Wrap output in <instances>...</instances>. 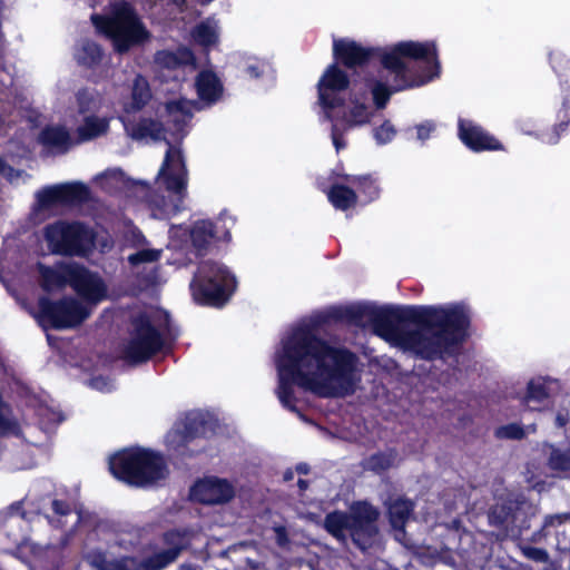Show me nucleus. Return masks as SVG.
Segmentation results:
<instances>
[{
  "instance_id": "obj_1",
  "label": "nucleus",
  "mask_w": 570,
  "mask_h": 570,
  "mask_svg": "<svg viewBox=\"0 0 570 570\" xmlns=\"http://www.w3.org/2000/svg\"><path fill=\"white\" fill-rule=\"evenodd\" d=\"M356 363L355 353L331 345L317 335L313 324L301 325L283 341L277 358V397L285 409L298 413L295 385L321 397L336 394L333 382L342 394L353 393Z\"/></svg>"
},
{
  "instance_id": "obj_2",
  "label": "nucleus",
  "mask_w": 570,
  "mask_h": 570,
  "mask_svg": "<svg viewBox=\"0 0 570 570\" xmlns=\"http://www.w3.org/2000/svg\"><path fill=\"white\" fill-rule=\"evenodd\" d=\"M470 325L459 305L375 306L371 322L374 334L429 362L454 355Z\"/></svg>"
},
{
  "instance_id": "obj_3",
  "label": "nucleus",
  "mask_w": 570,
  "mask_h": 570,
  "mask_svg": "<svg viewBox=\"0 0 570 570\" xmlns=\"http://www.w3.org/2000/svg\"><path fill=\"white\" fill-rule=\"evenodd\" d=\"M380 511L366 500L355 501L348 511L334 510L324 518V529L340 543L348 539L361 551L373 547L380 533Z\"/></svg>"
},
{
  "instance_id": "obj_4",
  "label": "nucleus",
  "mask_w": 570,
  "mask_h": 570,
  "mask_svg": "<svg viewBox=\"0 0 570 570\" xmlns=\"http://www.w3.org/2000/svg\"><path fill=\"white\" fill-rule=\"evenodd\" d=\"M109 470L129 485L145 487L165 479L167 464L159 452L134 446L115 453L109 460Z\"/></svg>"
},
{
  "instance_id": "obj_5",
  "label": "nucleus",
  "mask_w": 570,
  "mask_h": 570,
  "mask_svg": "<svg viewBox=\"0 0 570 570\" xmlns=\"http://www.w3.org/2000/svg\"><path fill=\"white\" fill-rule=\"evenodd\" d=\"M189 288L196 304L222 308L236 292L237 279L227 266L207 259L198 264Z\"/></svg>"
},
{
  "instance_id": "obj_6",
  "label": "nucleus",
  "mask_w": 570,
  "mask_h": 570,
  "mask_svg": "<svg viewBox=\"0 0 570 570\" xmlns=\"http://www.w3.org/2000/svg\"><path fill=\"white\" fill-rule=\"evenodd\" d=\"M91 21L99 32L112 41L117 53H125L149 38L136 11L125 1L117 4L109 16L94 13Z\"/></svg>"
},
{
  "instance_id": "obj_7",
  "label": "nucleus",
  "mask_w": 570,
  "mask_h": 570,
  "mask_svg": "<svg viewBox=\"0 0 570 570\" xmlns=\"http://www.w3.org/2000/svg\"><path fill=\"white\" fill-rule=\"evenodd\" d=\"M96 236V232L80 220L58 219L43 228L50 253L63 257H86L95 248Z\"/></svg>"
},
{
  "instance_id": "obj_8",
  "label": "nucleus",
  "mask_w": 570,
  "mask_h": 570,
  "mask_svg": "<svg viewBox=\"0 0 570 570\" xmlns=\"http://www.w3.org/2000/svg\"><path fill=\"white\" fill-rule=\"evenodd\" d=\"M36 318L43 328L67 330L81 325L90 315V309L73 297L65 296L52 301L40 296L37 302Z\"/></svg>"
},
{
  "instance_id": "obj_9",
  "label": "nucleus",
  "mask_w": 570,
  "mask_h": 570,
  "mask_svg": "<svg viewBox=\"0 0 570 570\" xmlns=\"http://www.w3.org/2000/svg\"><path fill=\"white\" fill-rule=\"evenodd\" d=\"M131 326L130 340L124 350V358L129 364L145 363L163 351L164 336L147 313L134 316Z\"/></svg>"
},
{
  "instance_id": "obj_10",
  "label": "nucleus",
  "mask_w": 570,
  "mask_h": 570,
  "mask_svg": "<svg viewBox=\"0 0 570 570\" xmlns=\"http://www.w3.org/2000/svg\"><path fill=\"white\" fill-rule=\"evenodd\" d=\"M216 430V422L199 412L189 413L177 428L168 433L167 441L170 449L183 458H193L203 452L204 448L191 449L190 444L197 439H207Z\"/></svg>"
},
{
  "instance_id": "obj_11",
  "label": "nucleus",
  "mask_w": 570,
  "mask_h": 570,
  "mask_svg": "<svg viewBox=\"0 0 570 570\" xmlns=\"http://www.w3.org/2000/svg\"><path fill=\"white\" fill-rule=\"evenodd\" d=\"M549 62L559 78L562 96L561 108L557 112V122L543 140L548 144H557L561 136L570 131V58L561 50H552L549 53Z\"/></svg>"
},
{
  "instance_id": "obj_12",
  "label": "nucleus",
  "mask_w": 570,
  "mask_h": 570,
  "mask_svg": "<svg viewBox=\"0 0 570 570\" xmlns=\"http://www.w3.org/2000/svg\"><path fill=\"white\" fill-rule=\"evenodd\" d=\"M338 66L340 63L334 60L317 82L318 102L327 119H333V110L345 107L346 100L341 92L348 89L351 83L347 72Z\"/></svg>"
},
{
  "instance_id": "obj_13",
  "label": "nucleus",
  "mask_w": 570,
  "mask_h": 570,
  "mask_svg": "<svg viewBox=\"0 0 570 570\" xmlns=\"http://www.w3.org/2000/svg\"><path fill=\"white\" fill-rule=\"evenodd\" d=\"M168 149L166 150L159 176L163 177L166 189L177 196L174 204L173 214L183 210V202L187 194V167L181 149L174 147L167 140Z\"/></svg>"
},
{
  "instance_id": "obj_14",
  "label": "nucleus",
  "mask_w": 570,
  "mask_h": 570,
  "mask_svg": "<svg viewBox=\"0 0 570 570\" xmlns=\"http://www.w3.org/2000/svg\"><path fill=\"white\" fill-rule=\"evenodd\" d=\"M384 52L381 47L363 46L362 43L341 38L333 41L334 60L350 70L375 67Z\"/></svg>"
},
{
  "instance_id": "obj_15",
  "label": "nucleus",
  "mask_w": 570,
  "mask_h": 570,
  "mask_svg": "<svg viewBox=\"0 0 570 570\" xmlns=\"http://www.w3.org/2000/svg\"><path fill=\"white\" fill-rule=\"evenodd\" d=\"M189 497L204 505H223L236 497L235 485L225 478L204 476L190 487Z\"/></svg>"
},
{
  "instance_id": "obj_16",
  "label": "nucleus",
  "mask_w": 570,
  "mask_h": 570,
  "mask_svg": "<svg viewBox=\"0 0 570 570\" xmlns=\"http://www.w3.org/2000/svg\"><path fill=\"white\" fill-rule=\"evenodd\" d=\"M36 198L40 209H50L57 205H80L89 200L90 189L80 181L65 183L42 188Z\"/></svg>"
},
{
  "instance_id": "obj_17",
  "label": "nucleus",
  "mask_w": 570,
  "mask_h": 570,
  "mask_svg": "<svg viewBox=\"0 0 570 570\" xmlns=\"http://www.w3.org/2000/svg\"><path fill=\"white\" fill-rule=\"evenodd\" d=\"M70 287L87 303L96 305L107 298V285L97 274L81 264L73 263L69 271Z\"/></svg>"
},
{
  "instance_id": "obj_18",
  "label": "nucleus",
  "mask_w": 570,
  "mask_h": 570,
  "mask_svg": "<svg viewBox=\"0 0 570 570\" xmlns=\"http://www.w3.org/2000/svg\"><path fill=\"white\" fill-rule=\"evenodd\" d=\"M458 137L473 153L504 150L503 144L497 137L470 119H459Z\"/></svg>"
},
{
  "instance_id": "obj_19",
  "label": "nucleus",
  "mask_w": 570,
  "mask_h": 570,
  "mask_svg": "<svg viewBox=\"0 0 570 570\" xmlns=\"http://www.w3.org/2000/svg\"><path fill=\"white\" fill-rule=\"evenodd\" d=\"M387 53L397 57L399 59H411L415 61L433 62L434 67L440 69V61L438 59V49L434 41H400L395 43Z\"/></svg>"
},
{
  "instance_id": "obj_20",
  "label": "nucleus",
  "mask_w": 570,
  "mask_h": 570,
  "mask_svg": "<svg viewBox=\"0 0 570 570\" xmlns=\"http://www.w3.org/2000/svg\"><path fill=\"white\" fill-rule=\"evenodd\" d=\"M124 125L125 132L136 141L150 138L154 141L165 139L166 131L164 124L150 117H140L138 120L119 117Z\"/></svg>"
},
{
  "instance_id": "obj_21",
  "label": "nucleus",
  "mask_w": 570,
  "mask_h": 570,
  "mask_svg": "<svg viewBox=\"0 0 570 570\" xmlns=\"http://www.w3.org/2000/svg\"><path fill=\"white\" fill-rule=\"evenodd\" d=\"M375 305L372 304H355L345 307L332 308L325 317L318 323H325L328 320L335 322H345L347 324L363 327L365 323L371 325Z\"/></svg>"
},
{
  "instance_id": "obj_22",
  "label": "nucleus",
  "mask_w": 570,
  "mask_h": 570,
  "mask_svg": "<svg viewBox=\"0 0 570 570\" xmlns=\"http://www.w3.org/2000/svg\"><path fill=\"white\" fill-rule=\"evenodd\" d=\"M379 63L393 75L392 87L397 92L423 83V81H417L410 75V68L404 60L387 53L386 50H384Z\"/></svg>"
},
{
  "instance_id": "obj_23",
  "label": "nucleus",
  "mask_w": 570,
  "mask_h": 570,
  "mask_svg": "<svg viewBox=\"0 0 570 570\" xmlns=\"http://www.w3.org/2000/svg\"><path fill=\"white\" fill-rule=\"evenodd\" d=\"M102 47L88 38L79 40L73 48V59L81 68L94 70L98 68L104 59Z\"/></svg>"
},
{
  "instance_id": "obj_24",
  "label": "nucleus",
  "mask_w": 570,
  "mask_h": 570,
  "mask_svg": "<svg viewBox=\"0 0 570 570\" xmlns=\"http://www.w3.org/2000/svg\"><path fill=\"white\" fill-rule=\"evenodd\" d=\"M73 268V263L61 264L59 268L47 266L42 263H38V272L40 275L41 288L50 293L53 289H61L66 285H70V277L68 276L69 271Z\"/></svg>"
},
{
  "instance_id": "obj_25",
  "label": "nucleus",
  "mask_w": 570,
  "mask_h": 570,
  "mask_svg": "<svg viewBox=\"0 0 570 570\" xmlns=\"http://www.w3.org/2000/svg\"><path fill=\"white\" fill-rule=\"evenodd\" d=\"M38 140L42 146L55 148L60 154L67 153L75 145L68 129L60 125H47L43 127Z\"/></svg>"
},
{
  "instance_id": "obj_26",
  "label": "nucleus",
  "mask_w": 570,
  "mask_h": 570,
  "mask_svg": "<svg viewBox=\"0 0 570 570\" xmlns=\"http://www.w3.org/2000/svg\"><path fill=\"white\" fill-rule=\"evenodd\" d=\"M153 94L148 80L138 73L131 86L130 101L125 102L122 110L127 115L141 111L151 100Z\"/></svg>"
},
{
  "instance_id": "obj_27",
  "label": "nucleus",
  "mask_w": 570,
  "mask_h": 570,
  "mask_svg": "<svg viewBox=\"0 0 570 570\" xmlns=\"http://www.w3.org/2000/svg\"><path fill=\"white\" fill-rule=\"evenodd\" d=\"M219 239L216 235V226L209 219L197 220L190 229L191 245L197 255L203 256L214 240Z\"/></svg>"
},
{
  "instance_id": "obj_28",
  "label": "nucleus",
  "mask_w": 570,
  "mask_h": 570,
  "mask_svg": "<svg viewBox=\"0 0 570 570\" xmlns=\"http://www.w3.org/2000/svg\"><path fill=\"white\" fill-rule=\"evenodd\" d=\"M197 95L200 100L216 102L223 92V86L215 72L203 70L196 78Z\"/></svg>"
},
{
  "instance_id": "obj_29",
  "label": "nucleus",
  "mask_w": 570,
  "mask_h": 570,
  "mask_svg": "<svg viewBox=\"0 0 570 570\" xmlns=\"http://www.w3.org/2000/svg\"><path fill=\"white\" fill-rule=\"evenodd\" d=\"M520 510H515L512 504H495L489 511L490 524L500 529L504 535H509L513 520H519L521 515Z\"/></svg>"
},
{
  "instance_id": "obj_30",
  "label": "nucleus",
  "mask_w": 570,
  "mask_h": 570,
  "mask_svg": "<svg viewBox=\"0 0 570 570\" xmlns=\"http://www.w3.org/2000/svg\"><path fill=\"white\" fill-rule=\"evenodd\" d=\"M109 129V121L106 118H99L97 116H87L83 118L82 125L77 130V138L75 144H82L98 138L105 135Z\"/></svg>"
},
{
  "instance_id": "obj_31",
  "label": "nucleus",
  "mask_w": 570,
  "mask_h": 570,
  "mask_svg": "<svg viewBox=\"0 0 570 570\" xmlns=\"http://www.w3.org/2000/svg\"><path fill=\"white\" fill-rule=\"evenodd\" d=\"M327 198L335 209L342 212H346L357 204L355 190L343 184H333L327 191Z\"/></svg>"
},
{
  "instance_id": "obj_32",
  "label": "nucleus",
  "mask_w": 570,
  "mask_h": 570,
  "mask_svg": "<svg viewBox=\"0 0 570 570\" xmlns=\"http://www.w3.org/2000/svg\"><path fill=\"white\" fill-rule=\"evenodd\" d=\"M414 510V503L410 499L399 498L387 507L390 524L393 529H403Z\"/></svg>"
},
{
  "instance_id": "obj_33",
  "label": "nucleus",
  "mask_w": 570,
  "mask_h": 570,
  "mask_svg": "<svg viewBox=\"0 0 570 570\" xmlns=\"http://www.w3.org/2000/svg\"><path fill=\"white\" fill-rule=\"evenodd\" d=\"M341 177L345 181L356 185L357 189L362 195H364L367 203L374 202L380 197L381 189L376 178L372 175H342Z\"/></svg>"
},
{
  "instance_id": "obj_34",
  "label": "nucleus",
  "mask_w": 570,
  "mask_h": 570,
  "mask_svg": "<svg viewBox=\"0 0 570 570\" xmlns=\"http://www.w3.org/2000/svg\"><path fill=\"white\" fill-rule=\"evenodd\" d=\"M179 556V548L165 549L138 562V570H161L173 563Z\"/></svg>"
},
{
  "instance_id": "obj_35",
  "label": "nucleus",
  "mask_w": 570,
  "mask_h": 570,
  "mask_svg": "<svg viewBox=\"0 0 570 570\" xmlns=\"http://www.w3.org/2000/svg\"><path fill=\"white\" fill-rule=\"evenodd\" d=\"M395 459L396 451L394 449L379 451L366 458L363 466L367 471L381 474L393 466Z\"/></svg>"
},
{
  "instance_id": "obj_36",
  "label": "nucleus",
  "mask_w": 570,
  "mask_h": 570,
  "mask_svg": "<svg viewBox=\"0 0 570 570\" xmlns=\"http://www.w3.org/2000/svg\"><path fill=\"white\" fill-rule=\"evenodd\" d=\"M333 110V119L331 121H337L342 124L344 129L352 128L356 125H363L367 122L366 106L364 104H357L353 106L348 112Z\"/></svg>"
},
{
  "instance_id": "obj_37",
  "label": "nucleus",
  "mask_w": 570,
  "mask_h": 570,
  "mask_svg": "<svg viewBox=\"0 0 570 570\" xmlns=\"http://www.w3.org/2000/svg\"><path fill=\"white\" fill-rule=\"evenodd\" d=\"M367 87L371 89L373 102L376 109H384L389 104L391 96L394 92H397L393 89L392 85L387 86L381 80H372L367 83Z\"/></svg>"
},
{
  "instance_id": "obj_38",
  "label": "nucleus",
  "mask_w": 570,
  "mask_h": 570,
  "mask_svg": "<svg viewBox=\"0 0 570 570\" xmlns=\"http://www.w3.org/2000/svg\"><path fill=\"white\" fill-rule=\"evenodd\" d=\"M94 564L99 570H138V563L136 564V560L134 558L108 561L104 553H98L96 556Z\"/></svg>"
},
{
  "instance_id": "obj_39",
  "label": "nucleus",
  "mask_w": 570,
  "mask_h": 570,
  "mask_svg": "<svg viewBox=\"0 0 570 570\" xmlns=\"http://www.w3.org/2000/svg\"><path fill=\"white\" fill-rule=\"evenodd\" d=\"M548 465L553 471H570V446L567 449L552 446L548 458Z\"/></svg>"
},
{
  "instance_id": "obj_40",
  "label": "nucleus",
  "mask_w": 570,
  "mask_h": 570,
  "mask_svg": "<svg viewBox=\"0 0 570 570\" xmlns=\"http://www.w3.org/2000/svg\"><path fill=\"white\" fill-rule=\"evenodd\" d=\"M196 43L203 47H210L218 41V35L214 27L207 22L198 23L191 31Z\"/></svg>"
},
{
  "instance_id": "obj_41",
  "label": "nucleus",
  "mask_w": 570,
  "mask_h": 570,
  "mask_svg": "<svg viewBox=\"0 0 570 570\" xmlns=\"http://www.w3.org/2000/svg\"><path fill=\"white\" fill-rule=\"evenodd\" d=\"M515 510H520L522 514L519 520H513L511 531L509 532L511 537L523 535L531 528V518L534 517L530 505L517 504Z\"/></svg>"
},
{
  "instance_id": "obj_42",
  "label": "nucleus",
  "mask_w": 570,
  "mask_h": 570,
  "mask_svg": "<svg viewBox=\"0 0 570 570\" xmlns=\"http://www.w3.org/2000/svg\"><path fill=\"white\" fill-rule=\"evenodd\" d=\"M549 397V391L546 383L539 380H530L527 385V393L524 400L527 403L537 402L542 403Z\"/></svg>"
},
{
  "instance_id": "obj_43",
  "label": "nucleus",
  "mask_w": 570,
  "mask_h": 570,
  "mask_svg": "<svg viewBox=\"0 0 570 570\" xmlns=\"http://www.w3.org/2000/svg\"><path fill=\"white\" fill-rule=\"evenodd\" d=\"M566 521H570V512L547 515L544 518V521H543V524L541 525V528L531 534L530 541H532V542L540 541L541 538L547 535L546 530L548 528L560 525V524L564 523Z\"/></svg>"
},
{
  "instance_id": "obj_44",
  "label": "nucleus",
  "mask_w": 570,
  "mask_h": 570,
  "mask_svg": "<svg viewBox=\"0 0 570 570\" xmlns=\"http://www.w3.org/2000/svg\"><path fill=\"white\" fill-rule=\"evenodd\" d=\"M494 436L499 440H522L525 438V431L519 423H509L498 426Z\"/></svg>"
},
{
  "instance_id": "obj_45",
  "label": "nucleus",
  "mask_w": 570,
  "mask_h": 570,
  "mask_svg": "<svg viewBox=\"0 0 570 570\" xmlns=\"http://www.w3.org/2000/svg\"><path fill=\"white\" fill-rule=\"evenodd\" d=\"M373 136L377 145H386L396 136V129L393 124L386 119L381 124V126L374 129Z\"/></svg>"
},
{
  "instance_id": "obj_46",
  "label": "nucleus",
  "mask_w": 570,
  "mask_h": 570,
  "mask_svg": "<svg viewBox=\"0 0 570 570\" xmlns=\"http://www.w3.org/2000/svg\"><path fill=\"white\" fill-rule=\"evenodd\" d=\"M164 542L168 546L167 549L179 548V553L185 550L188 546L186 533L179 530H169L164 534Z\"/></svg>"
},
{
  "instance_id": "obj_47",
  "label": "nucleus",
  "mask_w": 570,
  "mask_h": 570,
  "mask_svg": "<svg viewBox=\"0 0 570 570\" xmlns=\"http://www.w3.org/2000/svg\"><path fill=\"white\" fill-rule=\"evenodd\" d=\"M165 110L167 116H184L185 119H190L193 117L191 110L188 107V104L184 99L178 100H169L165 104Z\"/></svg>"
},
{
  "instance_id": "obj_48",
  "label": "nucleus",
  "mask_w": 570,
  "mask_h": 570,
  "mask_svg": "<svg viewBox=\"0 0 570 570\" xmlns=\"http://www.w3.org/2000/svg\"><path fill=\"white\" fill-rule=\"evenodd\" d=\"M159 257H160V252L157 249H141V250H138V252L129 255L128 262L131 265L137 266L142 263L156 262L159 259Z\"/></svg>"
},
{
  "instance_id": "obj_49",
  "label": "nucleus",
  "mask_w": 570,
  "mask_h": 570,
  "mask_svg": "<svg viewBox=\"0 0 570 570\" xmlns=\"http://www.w3.org/2000/svg\"><path fill=\"white\" fill-rule=\"evenodd\" d=\"M77 102L79 114H87L92 110L91 104L94 102V98L86 89L78 91Z\"/></svg>"
},
{
  "instance_id": "obj_50",
  "label": "nucleus",
  "mask_w": 570,
  "mask_h": 570,
  "mask_svg": "<svg viewBox=\"0 0 570 570\" xmlns=\"http://www.w3.org/2000/svg\"><path fill=\"white\" fill-rule=\"evenodd\" d=\"M523 553L531 560L537 562H546L549 559L547 550L537 547H525Z\"/></svg>"
},
{
  "instance_id": "obj_51",
  "label": "nucleus",
  "mask_w": 570,
  "mask_h": 570,
  "mask_svg": "<svg viewBox=\"0 0 570 570\" xmlns=\"http://www.w3.org/2000/svg\"><path fill=\"white\" fill-rule=\"evenodd\" d=\"M415 129L417 139L421 141H425L435 130V124L433 121L426 120L422 124L416 125Z\"/></svg>"
},
{
  "instance_id": "obj_52",
  "label": "nucleus",
  "mask_w": 570,
  "mask_h": 570,
  "mask_svg": "<svg viewBox=\"0 0 570 570\" xmlns=\"http://www.w3.org/2000/svg\"><path fill=\"white\" fill-rule=\"evenodd\" d=\"M51 509L53 513L59 517L69 515L72 511L71 505L68 501L59 499L52 500Z\"/></svg>"
},
{
  "instance_id": "obj_53",
  "label": "nucleus",
  "mask_w": 570,
  "mask_h": 570,
  "mask_svg": "<svg viewBox=\"0 0 570 570\" xmlns=\"http://www.w3.org/2000/svg\"><path fill=\"white\" fill-rule=\"evenodd\" d=\"M332 131H331V136H332V140H333V145L335 146L336 150L338 151L340 149L344 148L346 146L344 139H343V134L340 129V124L337 121H332Z\"/></svg>"
},
{
  "instance_id": "obj_54",
  "label": "nucleus",
  "mask_w": 570,
  "mask_h": 570,
  "mask_svg": "<svg viewBox=\"0 0 570 570\" xmlns=\"http://www.w3.org/2000/svg\"><path fill=\"white\" fill-rule=\"evenodd\" d=\"M158 55L161 56L160 60L167 68H176L179 65L177 55L171 51H160Z\"/></svg>"
},
{
  "instance_id": "obj_55",
  "label": "nucleus",
  "mask_w": 570,
  "mask_h": 570,
  "mask_svg": "<svg viewBox=\"0 0 570 570\" xmlns=\"http://www.w3.org/2000/svg\"><path fill=\"white\" fill-rule=\"evenodd\" d=\"M570 421V415H569V411L568 410H560L557 412L556 414V419H554V425L558 428V429H563L568 425Z\"/></svg>"
},
{
  "instance_id": "obj_56",
  "label": "nucleus",
  "mask_w": 570,
  "mask_h": 570,
  "mask_svg": "<svg viewBox=\"0 0 570 570\" xmlns=\"http://www.w3.org/2000/svg\"><path fill=\"white\" fill-rule=\"evenodd\" d=\"M168 121L173 125L177 132H181L190 119H185L184 116H168Z\"/></svg>"
},
{
  "instance_id": "obj_57",
  "label": "nucleus",
  "mask_w": 570,
  "mask_h": 570,
  "mask_svg": "<svg viewBox=\"0 0 570 570\" xmlns=\"http://www.w3.org/2000/svg\"><path fill=\"white\" fill-rule=\"evenodd\" d=\"M275 533H276L277 543L279 546H284L288 542V535H287V531H286L285 527H283V525L276 527Z\"/></svg>"
},
{
  "instance_id": "obj_58",
  "label": "nucleus",
  "mask_w": 570,
  "mask_h": 570,
  "mask_svg": "<svg viewBox=\"0 0 570 570\" xmlns=\"http://www.w3.org/2000/svg\"><path fill=\"white\" fill-rule=\"evenodd\" d=\"M245 72L254 79L259 78L263 75L262 69L257 65H247L245 68Z\"/></svg>"
},
{
  "instance_id": "obj_59",
  "label": "nucleus",
  "mask_w": 570,
  "mask_h": 570,
  "mask_svg": "<svg viewBox=\"0 0 570 570\" xmlns=\"http://www.w3.org/2000/svg\"><path fill=\"white\" fill-rule=\"evenodd\" d=\"M295 470L298 474H308L311 471V468L307 463L301 462L296 464Z\"/></svg>"
},
{
  "instance_id": "obj_60",
  "label": "nucleus",
  "mask_w": 570,
  "mask_h": 570,
  "mask_svg": "<svg viewBox=\"0 0 570 570\" xmlns=\"http://www.w3.org/2000/svg\"><path fill=\"white\" fill-rule=\"evenodd\" d=\"M12 170L13 168L0 156V175Z\"/></svg>"
},
{
  "instance_id": "obj_61",
  "label": "nucleus",
  "mask_w": 570,
  "mask_h": 570,
  "mask_svg": "<svg viewBox=\"0 0 570 570\" xmlns=\"http://www.w3.org/2000/svg\"><path fill=\"white\" fill-rule=\"evenodd\" d=\"M179 10V12H185L187 9V0H170Z\"/></svg>"
},
{
  "instance_id": "obj_62",
  "label": "nucleus",
  "mask_w": 570,
  "mask_h": 570,
  "mask_svg": "<svg viewBox=\"0 0 570 570\" xmlns=\"http://www.w3.org/2000/svg\"><path fill=\"white\" fill-rule=\"evenodd\" d=\"M297 487L299 488L301 491H305L308 489L309 482L305 479H298Z\"/></svg>"
},
{
  "instance_id": "obj_63",
  "label": "nucleus",
  "mask_w": 570,
  "mask_h": 570,
  "mask_svg": "<svg viewBox=\"0 0 570 570\" xmlns=\"http://www.w3.org/2000/svg\"><path fill=\"white\" fill-rule=\"evenodd\" d=\"M283 479L286 482L292 481L294 479V472L291 469L286 470L283 474Z\"/></svg>"
},
{
  "instance_id": "obj_64",
  "label": "nucleus",
  "mask_w": 570,
  "mask_h": 570,
  "mask_svg": "<svg viewBox=\"0 0 570 570\" xmlns=\"http://www.w3.org/2000/svg\"><path fill=\"white\" fill-rule=\"evenodd\" d=\"M20 504H21L20 502L13 503V504H11V508H12V509H13V508L20 509Z\"/></svg>"
}]
</instances>
